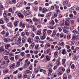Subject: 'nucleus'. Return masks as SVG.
Here are the masks:
<instances>
[{
  "label": "nucleus",
  "instance_id": "nucleus-8",
  "mask_svg": "<svg viewBox=\"0 0 79 79\" xmlns=\"http://www.w3.org/2000/svg\"><path fill=\"white\" fill-rule=\"evenodd\" d=\"M46 37V36L45 35H43V36H40V39H41V40H44L45 39Z\"/></svg>",
  "mask_w": 79,
  "mask_h": 79
},
{
  "label": "nucleus",
  "instance_id": "nucleus-63",
  "mask_svg": "<svg viewBox=\"0 0 79 79\" xmlns=\"http://www.w3.org/2000/svg\"><path fill=\"white\" fill-rule=\"evenodd\" d=\"M5 52H6V55H8V54H9V52L7 51H6V50H5Z\"/></svg>",
  "mask_w": 79,
  "mask_h": 79
},
{
  "label": "nucleus",
  "instance_id": "nucleus-25",
  "mask_svg": "<svg viewBox=\"0 0 79 79\" xmlns=\"http://www.w3.org/2000/svg\"><path fill=\"white\" fill-rule=\"evenodd\" d=\"M45 10V8H43V10H42V13H45V12H46V11Z\"/></svg>",
  "mask_w": 79,
  "mask_h": 79
},
{
  "label": "nucleus",
  "instance_id": "nucleus-7",
  "mask_svg": "<svg viewBox=\"0 0 79 79\" xmlns=\"http://www.w3.org/2000/svg\"><path fill=\"white\" fill-rule=\"evenodd\" d=\"M52 12H50L48 14V15H47L46 16V18H47L49 19L50 17V16H51V15H52Z\"/></svg>",
  "mask_w": 79,
  "mask_h": 79
},
{
  "label": "nucleus",
  "instance_id": "nucleus-24",
  "mask_svg": "<svg viewBox=\"0 0 79 79\" xmlns=\"http://www.w3.org/2000/svg\"><path fill=\"white\" fill-rule=\"evenodd\" d=\"M17 64L16 65V66H17V67H18V66H20V64H21V62L18 61Z\"/></svg>",
  "mask_w": 79,
  "mask_h": 79
},
{
  "label": "nucleus",
  "instance_id": "nucleus-1",
  "mask_svg": "<svg viewBox=\"0 0 79 79\" xmlns=\"http://www.w3.org/2000/svg\"><path fill=\"white\" fill-rule=\"evenodd\" d=\"M23 13L25 16H28V15L31 14V12L29 10L26 11V10H24L23 12Z\"/></svg>",
  "mask_w": 79,
  "mask_h": 79
},
{
  "label": "nucleus",
  "instance_id": "nucleus-61",
  "mask_svg": "<svg viewBox=\"0 0 79 79\" xmlns=\"http://www.w3.org/2000/svg\"><path fill=\"white\" fill-rule=\"evenodd\" d=\"M54 7L53 6H52L51 7V9L52 10H54Z\"/></svg>",
  "mask_w": 79,
  "mask_h": 79
},
{
  "label": "nucleus",
  "instance_id": "nucleus-53",
  "mask_svg": "<svg viewBox=\"0 0 79 79\" xmlns=\"http://www.w3.org/2000/svg\"><path fill=\"white\" fill-rule=\"evenodd\" d=\"M25 34H26V35H27V36H28V35H29V32H28L27 31H26L25 32Z\"/></svg>",
  "mask_w": 79,
  "mask_h": 79
},
{
  "label": "nucleus",
  "instance_id": "nucleus-47",
  "mask_svg": "<svg viewBox=\"0 0 79 79\" xmlns=\"http://www.w3.org/2000/svg\"><path fill=\"white\" fill-rule=\"evenodd\" d=\"M48 71H49V72H50V73L52 72V69L51 68H49Z\"/></svg>",
  "mask_w": 79,
  "mask_h": 79
},
{
  "label": "nucleus",
  "instance_id": "nucleus-15",
  "mask_svg": "<svg viewBox=\"0 0 79 79\" xmlns=\"http://www.w3.org/2000/svg\"><path fill=\"white\" fill-rule=\"evenodd\" d=\"M60 45L64 46V42L60 41Z\"/></svg>",
  "mask_w": 79,
  "mask_h": 79
},
{
  "label": "nucleus",
  "instance_id": "nucleus-28",
  "mask_svg": "<svg viewBox=\"0 0 79 79\" xmlns=\"http://www.w3.org/2000/svg\"><path fill=\"white\" fill-rule=\"evenodd\" d=\"M70 24H71V25L73 24H74V20H70Z\"/></svg>",
  "mask_w": 79,
  "mask_h": 79
},
{
  "label": "nucleus",
  "instance_id": "nucleus-3",
  "mask_svg": "<svg viewBox=\"0 0 79 79\" xmlns=\"http://www.w3.org/2000/svg\"><path fill=\"white\" fill-rule=\"evenodd\" d=\"M15 63L10 65V69H15Z\"/></svg>",
  "mask_w": 79,
  "mask_h": 79
},
{
  "label": "nucleus",
  "instance_id": "nucleus-18",
  "mask_svg": "<svg viewBox=\"0 0 79 79\" xmlns=\"http://www.w3.org/2000/svg\"><path fill=\"white\" fill-rule=\"evenodd\" d=\"M44 16H45L44 14H39L38 15V16L39 17H44Z\"/></svg>",
  "mask_w": 79,
  "mask_h": 79
},
{
  "label": "nucleus",
  "instance_id": "nucleus-31",
  "mask_svg": "<svg viewBox=\"0 0 79 79\" xmlns=\"http://www.w3.org/2000/svg\"><path fill=\"white\" fill-rule=\"evenodd\" d=\"M52 64H49L48 65V68H52Z\"/></svg>",
  "mask_w": 79,
  "mask_h": 79
},
{
  "label": "nucleus",
  "instance_id": "nucleus-33",
  "mask_svg": "<svg viewBox=\"0 0 79 79\" xmlns=\"http://www.w3.org/2000/svg\"><path fill=\"white\" fill-rule=\"evenodd\" d=\"M17 6H19V7H21L22 6V4H17Z\"/></svg>",
  "mask_w": 79,
  "mask_h": 79
},
{
  "label": "nucleus",
  "instance_id": "nucleus-48",
  "mask_svg": "<svg viewBox=\"0 0 79 79\" xmlns=\"http://www.w3.org/2000/svg\"><path fill=\"white\" fill-rule=\"evenodd\" d=\"M69 16L70 18H73V15L72 14H70L69 15Z\"/></svg>",
  "mask_w": 79,
  "mask_h": 79
},
{
  "label": "nucleus",
  "instance_id": "nucleus-45",
  "mask_svg": "<svg viewBox=\"0 0 79 79\" xmlns=\"http://www.w3.org/2000/svg\"><path fill=\"white\" fill-rule=\"evenodd\" d=\"M46 59L47 60H48V61H49V60H50V56H46Z\"/></svg>",
  "mask_w": 79,
  "mask_h": 79
},
{
  "label": "nucleus",
  "instance_id": "nucleus-27",
  "mask_svg": "<svg viewBox=\"0 0 79 79\" xmlns=\"http://www.w3.org/2000/svg\"><path fill=\"white\" fill-rule=\"evenodd\" d=\"M8 40L9 42H13V39H10V38H8Z\"/></svg>",
  "mask_w": 79,
  "mask_h": 79
},
{
  "label": "nucleus",
  "instance_id": "nucleus-41",
  "mask_svg": "<svg viewBox=\"0 0 79 79\" xmlns=\"http://www.w3.org/2000/svg\"><path fill=\"white\" fill-rule=\"evenodd\" d=\"M76 39V36L75 35H73V36L72 38V40H75Z\"/></svg>",
  "mask_w": 79,
  "mask_h": 79
},
{
  "label": "nucleus",
  "instance_id": "nucleus-59",
  "mask_svg": "<svg viewBox=\"0 0 79 79\" xmlns=\"http://www.w3.org/2000/svg\"><path fill=\"white\" fill-rule=\"evenodd\" d=\"M74 67H75V66H74V64H72L71 66V68L72 69H74Z\"/></svg>",
  "mask_w": 79,
  "mask_h": 79
},
{
  "label": "nucleus",
  "instance_id": "nucleus-51",
  "mask_svg": "<svg viewBox=\"0 0 79 79\" xmlns=\"http://www.w3.org/2000/svg\"><path fill=\"white\" fill-rule=\"evenodd\" d=\"M65 49H63V51L62 52V54H63V55H64L65 54Z\"/></svg>",
  "mask_w": 79,
  "mask_h": 79
},
{
  "label": "nucleus",
  "instance_id": "nucleus-6",
  "mask_svg": "<svg viewBox=\"0 0 79 79\" xmlns=\"http://www.w3.org/2000/svg\"><path fill=\"white\" fill-rule=\"evenodd\" d=\"M7 25L9 27H10V28L13 27V24H12V23L11 22H9Z\"/></svg>",
  "mask_w": 79,
  "mask_h": 79
},
{
  "label": "nucleus",
  "instance_id": "nucleus-55",
  "mask_svg": "<svg viewBox=\"0 0 79 79\" xmlns=\"http://www.w3.org/2000/svg\"><path fill=\"white\" fill-rule=\"evenodd\" d=\"M3 16L4 17H6L7 15H6V13L4 12L3 14Z\"/></svg>",
  "mask_w": 79,
  "mask_h": 79
},
{
  "label": "nucleus",
  "instance_id": "nucleus-40",
  "mask_svg": "<svg viewBox=\"0 0 79 79\" xmlns=\"http://www.w3.org/2000/svg\"><path fill=\"white\" fill-rule=\"evenodd\" d=\"M12 2L13 3L15 4L16 3V0H11Z\"/></svg>",
  "mask_w": 79,
  "mask_h": 79
},
{
  "label": "nucleus",
  "instance_id": "nucleus-36",
  "mask_svg": "<svg viewBox=\"0 0 79 79\" xmlns=\"http://www.w3.org/2000/svg\"><path fill=\"white\" fill-rule=\"evenodd\" d=\"M41 34V31H39L37 33V35H40Z\"/></svg>",
  "mask_w": 79,
  "mask_h": 79
},
{
  "label": "nucleus",
  "instance_id": "nucleus-43",
  "mask_svg": "<svg viewBox=\"0 0 79 79\" xmlns=\"http://www.w3.org/2000/svg\"><path fill=\"white\" fill-rule=\"evenodd\" d=\"M65 26H69V23H68L67 22H65Z\"/></svg>",
  "mask_w": 79,
  "mask_h": 79
},
{
  "label": "nucleus",
  "instance_id": "nucleus-26",
  "mask_svg": "<svg viewBox=\"0 0 79 79\" xmlns=\"http://www.w3.org/2000/svg\"><path fill=\"white\" fill-rule=\"evenodd\" d=\"M56 12L57 14H59L60 12V11L59 9L56 10Z\"/></svg>",
  "mask_w": 79,
  "mask_h": 79
},
{
  "label": "nucleus",
  "instance_id": "nucleus-4",
  "mask_svg": "<svg viewBox=\"0 0 79 79\" xmlns=\"http://www.w3.org/2000/svg\"><path fill=\"white\" fill-rule=\"evenodd\" d=\"M72 32L73 33H74L75 34H79V31H77V30L76 29H75L72 31Z\"/></svg>",
  "mask_w": 79,
  "mask_h": 79
},
{
  "label": "nucleus",
  "instance_id": "nucleus-49",
  "mask_svg": "<svg viewBox=\"0 0 79 79\" xmlns=\"http://www.w3.org/2000/svg\"><path fill=\"white\" fill-rule=\"evenodd\" d=\"M63 36L64 35H63V34L62 33H60V38H62V37H63Z\"/></svg>",
  "mask_w": 79,
  "mask_h": 79
},
{
  "label": "nucleus",
  "instance_id": "nucleus-62",
  "mask_svg": "<svg viewBox=\"0 0 79 79\" xmlns=\"http://www.w3.org/2000/svg\"><path fill=\"white\" fill-rule=\"evenodd\" d=\"M35 45V44L34 43H32L31 45V46L32 48L34 47Z\"/></svg>",
  "mask_w": 79,
  "mask_h": 79
},
{
  "label": "nucleus",
  "instance_id": "nucleus-39",
  "mask_svg": "<svg viewBox=\"0 0 79 79\" xmlns=\"http://www.w3.org/2000/svg\"><path fill=\"white\" fill-rule=\"evenodd\" d=\"M22 40L23 43H25V42H26V40L24 39V38H22Z\"/></svg>",
  "mask_w": 79,
  "mask_h": 79
},
{
  "label": "nucleus",
  "instance_id": "nucleus-2",
  "mask_svg": "<svg viewBox=\"0 0 79 79\" xmlns=\"http://www.w3.org/2000/svg\"><path fill=\"white\" fill-rule=\"evenodd\" d=\"M29 64H30V61H28L27 63L24 64V65L23 67V68H24V69L27 68V66H29Z\"/></svg>",
  "mask_w": 79,
  "mask_h": 79
},
{
  "label": "nucleus",
  "instance_id": "nucleus-16",
  "mask_svg": "<svg viewBox=\"0 0 79 79\" xmlns=\"http://www.w3.org/2000/svg\"><path fill=\"white\" fill-rule=\"evenodd\" d=\"M20 58V55H17L15 56V58L16 60H18V58Z\"/></svg>",
  "mask_w": 79,
  "mask_h": 79
},
{
  "label": "nucleus",
  "instance_id": "nucleus-11",
  "mask_svg": "<svg viewBox=\"0 0 79 79\" xmlns=\"http://www.w3.org/2000/svg\"><path fill=\"white\" fill-rule=\"evenodd\" d=\"M48 34L49 35H50L51 34H52V31L51 30H48L47 31Z\"/></svg>",
  "mask_w": 79,
  "mask_h": 79
},
{
  "label": "nucleus",
  "instance_id": "nucleus-64",
  "mask_svg": "<svg viewBox=\"0 0 79 79\" xmlns=\"http://www.w3.org/2000/svg\"><path fill=\"white\" fill-rule=\"evenodd\" d=\"M58 17L59 18H62V15H61V14H59L58 15Z\"/></svg>",
  "mask_w": 79,
  "mask_h": 79
},
{
  "label": "nucleus",
  "instance_id": "nucleus-14",
  "mask_svg": "<svg viewBox=\"0 0 79 79\" xmlns=\"http://www.w3.org/2000/svg\"><path fill=\"white\" fill-rule=\"evenodd\" d=\"M68 1H65L63 2V4L64 5H68Z\"/></svg>",
  "mask_w": 79,
  "mask_h": 79
},
{
  "label": "nucleus",
  "instance_id": "nucleus-37",
  "mask_svg": "<svg viewBox=\"0 0 79 79\" xmlns=\"http://www.w3.org/2000/svg\"><path fill=\"white\" fill-rule=\"evenodd\" d=\"M26 73H31V74L32 73V72H31V71L29 70H27L26 71Z\"/></svg>",
  "mask_w": 79,
  "mask_h": 79
},
{
  "label": "nucleus",
  "instance_id": "nucleus-9",
  "mask_svg": "<svg viewBox=\"0 0 79 79\" xmlns=\"http://www.w3.org/2000/svg\"><path fill=\"white\" fill-rule=\"evenodd\" d=\"M38 19L35 17H34L33 18V22H38Z\"/></svg>",
  "mask_w": 79,
  "mask_h": 79
},
{
  "label": "nucleus",
  "instance_id": "nucleus-54",
  "mask_svg": "<svg viewBox=\"0 0 79 79\" xmlns=\"http://www.w3.org/2000/svg\"><path fill=\"white\" fill-rule=\"evenodd\" d=\"M17 24H18V23L16 22H15L14 23V25L15 26V27H16L17 26Z\"/></svg>",
  "mask_w": 79,
  "mask_h": 79
},
{
  "label": "nucleus",
  "instance_id": "nucleus-46",
  "mask_svg": "<svg viewBox=\"0 0 79 79\" xmlns=\"http://www.w3.org/2000/svg\"><path fill=\"white\" fill-rule=\"evenodd\" d=\"M1 34H2V35H4L5 34V31H3L1 32Z\"/></svg>",
  "mask_w": 79,
  "mask_h": 79
},
{
  "label": "nucleus",
  "instance_id": "nucleus-57",
  "mask_svg": "<svg viewBox=\"0 0 79 79\" xmlns=\"http://www.w3.org/2000/svg\"><path fill=\"white\" fill-rule=\"evenodd\" d=\"M58 29H59L60 32H61V31H62V29H61V28L60 27H58Z\"/></svg>",
  "mask_w": 79,
  "mask_h": 79
},
{
  "label": "nucleus",
  "instance_id": "nucleus-58",
  "mask_svg": "<svg viewBox=\"0 0 79 79\" xmlns=\"http://www.w3.org/2000/svg\"><path fill=\"white\" fill-rule=\"evenodd\" d=\"M27 41L28 42H29V43H31V40L30 38H29L27 40Z\"/></svg>",
  "mask_w": 79,
  "mask_h": 79
},
{
  "label": "nucleus",
  "instance_id": "nucleus-23",
  "mask_svg": "<svg viewBox=\"0 0 79 79\" xmlns=\"http://www.w3.org/2000/svg\"><path fill=\"white\" fill-rule=\"evenodd\" d=\"M53 32L52 36L55 37V35H56V31H55V30H54L53 31Z\"/></svg>",
  "mask_w": 79,
  "mask_h": 79
},
{
  "label": "nucleus",
  "instance_id": "nucleus-60",
  "mask_svg": "<svg viewBox=\"0 0 79 79\" xmlns=\"http://www.w3.org/2000/svg\"><path fill=\"white\" fill-rule=\"evenodd\" d=\"M6 36H8L9 35V32L8 31H7L6 33Z\"/></svg>",
  "mask_w": 79,
  "mask_h": 79
},
{
  "label": "nucleus",
  "instance_id": "nucleus-38",
  "mask_svg": "<svg viewBox=\"0 0 79 79\" xmlns=\"http://www.w3.org/2000/svg\"><path fill=\"white\" fill-rule=\"evenodd\" d=\"M28 22L29 23H30L31 24H33V23H32V20H31V19H29Z\"/></svg>",
  "mask_w": 79,
  "mask_h": 79
},
{
  "label": "nucleus",
  "instance_id": "nucleus-10",
  "mask_svg": "<svg viewBox=\"0 0 79 79\" xmlns=\"http://www.w3.org/2000/svg\"><path fill=\"white\" fill-rule=\"evenodd\" d=\"M4 20L6 21V23H7L9 22V19L7 17L4 18Z\"/></svg>",
  "mask_w": 79,
  "mask_h": 79
},
{
  "label": "nucleus",
  "instance_id": "nucleus-17",
  "mask_svg": "<svg viewBox=\"0 0 79 79\" xmlns=\"http://www.w3.org/2000/svg\"><path fill=\"white\" fill-rule=\"evenodd\" d=\"M62 64H64L65 63V61H66V59H63L62 60Z\"/></svg>",
  "mask_w": 79,
  "mask_h": 79
},
{
  "label": "nucleus",
  "instance_id": "nucleus-19",
  "mask_svg": "<svg viewBox=\"0 0 79 79\" xmlns=\"http://www.w3.org/2000/svg\"><path fill=\"white\" fill-rule=\"evenodd\" d=\"M4 42H8L9 40H8V38H6V39H4Z\"/></svg>",
  "mask_w": 79,
  "mask_h": 79
},
{
  "label": "nucleus",
  "instance_id": "nucleus-32",
  "mask_svg": "<svg viewBox=\"0 0 79 79\" xmlns=\"http://www.w3.org/2000/svg\"><path fill=\"white\" fill-rule=\"evenodd\" d=\"M50 24H52V25H54V24H55V22H54V21L53 20L51 21V22Z\"/></svg>",
  "mask_w": 79,
  "mask_h": 79
},
{
  "label": "nucleus",
  "instance_id": "nucleus-35",
  "mask_svg": "<svg viewBox=\"0 0 79 79\" xmlns=\"http://www.w3.org/2000/svg\"><path fill=\"white\" fill-rule=\"evenodd\" d=\"M38 9V7L37 6H35V7L34 9V10H35V11H37V9Z\"/></svg>",
  "mask_w": 79,
  "mask_h": 79
},
{
  "label": "nucleus",
  "instance_id": "nucleus-22",
  "mask_svg": "<svg viewBox=\"0 0 79 79\" xmlns=\"http://www.w3.org/2000/svg\"><path fill=\"white\" fill-rule=\"evenodd\" d=\"M63 32L64 33H65V34H68V31L66 30V29H64L63 30Z\"/></svg>",
  "mask_w": 79,
  "mask_h": 79
},
{
  "label": "nucleus",
  "instance_id": "nucleus-12",
  "mask_svg": "<svg viewBox=\"0 0 79 79\" xmlns=\"http://www.w3.org/2000/svg\"><path fill=\"white\" fill-rule=\"evenodd\" d=\"M10 47V44H7L5 46V47L6 49H8L9 47Z\"/></svg>",
  "mask_w": 79,
  "mask_h": 79
},
{
  "label": "nucleus",
  "instance_id": "nucleus-5",
  "mask_svg": "<svg viewBox=\"0 0 79 79\" xmlns=\"http://www.w3.org/2000/svg\"><path fill=\"white\" fill-rule=\"evenodd\" d=\"M18 16L20 18H21L22 19H24V15H22L21 13H19L18 14Z\"/></svg>",
  "mask_w": 79,
  "mask_h": 79
},
{
  "label": "nucleus",
  "instance_id": "nucleus-56",
  "mask_svg": "<svg viewBox=\"0 0 79 79\" xmlns=\"http://www.w3.org/2000/svg\"><path fill=\"white\" fill-rule=\"evenodd\" d=\"M59 24L60 26H63L64 25V23L63 22V23H60Z\"/></svg>",
  "mask_w": 79,
  "mask_h": 79
},
{
  "label": "nucleus",
  "instance_id": "nucleus-29",
  "mask_svg": "<svg viewBox=\"0 0 79 79\" xmlns=\"http://www.w3.org/2000/svg\"><path fill=\"white\" fill-rule=\"evenodd\" d=\"M56 64L57 66H60V62L59 60L57 61Z\"/></svg>",
  "mask_w": 79,
  "mask_h": 79
},
{
  "label": "nucleus",
  "instance_id": "nucleus-13",
  "mask_svg": "<svg viewBox=\"0 0 79 79\" xmlns=\"http://www.w3.org/2000/svg\"><path fill=\"white\" fill-rule=\"evenodd\" d=\"M58 52H56L54 53V57H55V58H57L58 57Z\"/></svg>",
  "mask_w": 79,
  "mask_h": 79
},
{
  "label": "nucleus",
  "instance_id": "nucleus-34",
  "mask_svg": "<svg viewBox=\"0 0 79 79\" xmlns=\"http://www.w3.org/2000/svg\"><path fill=\"white\" fill-rule=\"evenodd\" d=\"M18 73V70H16L13 73V74H17Z\"/></svg>",
  "mask_w": 79,
  "mask_h": 79
},
{
  "label": "nucleus",
  "instance_id": "nucleus-52",
  "mask_svg": "<svg viewBox=\"0 0 79 79\" xmlns=\"http://www.w3.org/2000/svg\"><path fill=\"white\" fill-rule=\"evenodd\" d=\"M29 69H30V70H32V65H31V66H30L29 67Z\"/></svg>",
  "mask_w": 79,
  "mask_h": 79
},
{
  "label": "nucleus",
  "instance_id": "nucleus-21",
  "mask_svg": "<svg viewBox=\"0 0 79 79\" xmlns=\"http://www.w3.org/2000/svg\"><path fill=\"white\" fill-rule=\"evenodd\" d=\"M1 67L2 68H5L6 67V65L5 64H2L1 65Z\"/></svg>",
  "mask_w": 79,
  "mask_h": 79
},
{
  "label": "nucleus",
  "instance_id": "nucleus-42",
  "mask_svg": "<svg viewBox=\"0 0 79 79\" xmlns=\"http://www.w3.org/2000/svg\"><path fill=\"white\" fill-rule=\"evenodd\" d=\"M35 38L37 40H40V38L38 36H36Z\"/></svg>",
  "mask_w": 79,
  "mask_h": 79
},
{
  "label": "nucleus",
  "instance_id": "nucleus-20",
  "mask_svg": "<svg viewBox=\"0 0 79 79\" xmlns=\"http://www.w3.org/2000/svg\"><path fill=\"white\" fill-rule=\"evenodd\" d=\"M5 49L3 48H0V53H2L3 52H4Z\"/></svg>",
  "mask_w": 79,
  "mask_h": 79
},
{
  "label": "nucleus",
  "instance_id": "nucleus-50",
  "mask_svg": "<svg viewBox=\"0 0 79 79\" xmlns=\"http://www.w3.org/2000/svg\"><path fill=\"white\" fill-rule=\"evenodd\" d=\"M1 27H2V29H5V28H6L5 26V25H2Z\"/></svg>",
  "mask_w": 79,
  "mask_h": 79
},
{
  "label": "nucleus",
  "instance_id": "nucleus-44",
  "mask_svg": "<svg viewBox=\"0 0 79 79\" xmlns=\"http://www.w3.org/2000/svg\"><path fill=\"white\" fill-rule=\"evenodd\" d=\"M67 39L68 40H69L71 39V36L69 35H67Z\"/></svg>",
  "mask_w": 79,
  "mask_h": 79
},
{
  "label": "nucleus",
  "instance_id": "nucleus-30",
  "mask_svg": "<svg viewBox=\"0 0 79 79\" xmlns=\"http://www.w3.org/2000/svg\"><path fill=\"white\" fill-rule=\"evenodd\" d=\"M77 58H78L77 56H74V57L73 58V60H77Z\"/></svg>",
  "mask_w": 79,
  "mask_h": 79
}]
</instances>
